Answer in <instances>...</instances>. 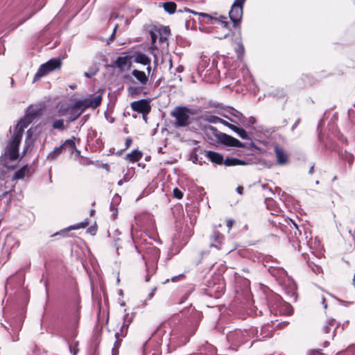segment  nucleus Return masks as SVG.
I'll list each match as a JSON object with an SVG mask.
<instances>
[{"mask_svg":"<svg viewBox=\"0 0 355 355\" xmlns=\"http://www.w3.org/2000/svg\"><path fill=\"white\" fill-rule=\"evenodd\" d=\"M232 117H229L225 116V117L229 119L232 123L238 124V125H245V118L243 116L241 113L236 110H233L231 113Z\"/></svg>","mask_w":355,"mask_h":355,"instance_id":"obj_15","label":"nucleus"},{"mask_svg":"<svg viewBox=\"0 0 355 355\" xmlns=\"http://www.w3.org/2000/svg\"><path fill=\"white\" fill-rule=\"evenodd\" d=\"M255 122H256V119L253 116H250L248 119V123L249 125H253L254 123H255Z\"/></svg>","mask_w":355,"mask_h":355,"instance_id":"obj_45","label":"nucleus"},{"mask_svg":"<svg viewBox=\"0 0 355 355\" xmlns=\"http://www.w3.org/2000/svg\"><path fill=\"white\" fill-rule=\"evenodd\" d=\"M141 114H142V117H143L144 121L146 123H147V119H148V118H147V115H148V114H146V113H144V112H143V113H141Z\"/></svg>","mask_w":355,"mask_h":355,"instance_id":"obj_50","label":"nucleus"},{"mask_svg":"<svg viewBox=\"0 0 355 355\" xmlns=\"http://www.w3.org/2000/svg\"><path fill=\"white\" fill-rule=\"evenodd\" d=\"M115 338H116V341L114 344V347L112 349V354L117 355V349L119 347V346L121 345V339L120 338L119 332L115 333Z\"/></svg>","mask_w":355,"mask_h":355,"instance_id":"obj_30","label":"nucleus"},{"mask_svg":"<svg viewBox=\"0 0 355 355\" xmlns=\"http://www.w3.org/2000/svg\"><path fill=\"white\" fill-rule=\"evenodd\" d=\"M127 328H128L127 326L124 323L121 325L120 331H118L119 333L121 339V338H123L125 336L126 332H127Z\"/></svg>","mask_w":355,"mask_h":355,"instance_id":"obj_36","label":"nucleus"},{"mask_svg":"<svg viewBox=\"0 0 355 355\" xmlns=\"http://www.w3.org/2000/svg\"><path fill=\"white\" fill-rule=\"evenodd\" d=\"M185 11L186 12H191L192 14H193L195 15H199V16H201V17H203L208 18V19H209L211 20H216V21H217L216 18H214L211 15H209V14H207V13L198 12L193 11V10H191L190 9H185ZM218 23L220 24V25L221 26L222 28H227L228 26V23L227 21H220V20H218Z\"/></svg>","mask_w":355,"mask_h":355,"instance_id":"obj_18","label":"nucleus"},{"mask_svg":"<svg viewBox=\"0 0 355 355\" xmlns=\"http://www.w3.org/2000/svg\"><path fill=\"white\" fill-rule=\"evenodd\" d=\"M254 331V329L250 330H236L233 332H230L227 338L229 341L232 342V345L239 346L247 342L251 337V334Z\"/></svg>","mask_w":355,"mask_h":355,"instance_id":"obj_6","label":"nucleus"},{"mask_svg":"<svg viewBox=\"0 0 355 355\" xmlns=\"http://www.w3.org/2000/svg\"><path fill=\"white\" fill-rule=\"evenodd\" d=\"M142 152L135 149L126 155L125 159L129 162L135 163L139 161L142 158Z\"/></svg>","mask_w":355,"mask_h":355,"instance_id":"obj_16","label":"nucleus"},{"mask_svg":"<svg viewBox=\"0 0 355 355\" xmlns=\"http://www.w3.org/2000/svg\"><path fill=\"white\" fill-rule=\"evenodd\" d=\"M150 70H151V67H150V65H148V67H147V71H148V73L149 74L150 72Z\"/></svg>","mask_w":355,"mask_h":355,"instance_id":"obj_55","label":"nucleus"},{"mask_svg":"<svg viewBox=\"0 0 355 355\" xmlns=\"http://www.w3.org/2000/svg\"><path fill=\"white\" fill-rule=\"evenodd\" d=\"M313 168H314V166L312 165L311 167H310V169H309V174H312L313 173Z\"/></svg>","mask_w":355,"mask_h":355,"instance_id":"obj_54","label":"nucleus"},{"mask_svg":"<svg viewBox=\"0 0 355 355\" xmlns=\"http://www.w3.org/2000/svg\"><path fill=\"white\" fill-rule=\"evenodd\" d=\"M329 345V343H328L327 341H325V342H324V345H325V346H327V345Z\"/></svg>","mask_w":355,"mask_h":355,"instance_id":"obj_63","label":"nucleus"},{"mask_svg":"<svg viewBox=\"0 0 355 355\" xmlns=\"http://www.w3.org/2000/svg\"><path fill=\"white\" fill-rule=\"evenodd\" d=\"M117 28H118V25H117V24H116V25H115V26H114V28L113 33H112V35H111V37H110V40H112V39H113V37H114V35H115V33H116V31Z\"/></svg>","mask_w":355,"mask_h":355,"instance_id":"obj_47","label":"nucleus"},{"mask_svg":"<svg viewBox=\"0 0 355 355\" xmlns=\"http://www.w3.org/2000/svg\"><path fill=\"white\" fill-rule=\"evenodd\" d=\"M134 61L144 65H149L150 64V59L144 53L138 52L134 55Z\"/></svg>","mask_w":355,"mask_h":355,"instance_id":"obj_17","label":"nucleus"},{"mask_svg":"<svg viewBox=\"0 0 355 355\" xmlns=\"http://www.w3.org/2000/svg\"><path fill=\"white\" fill-rule=\"evenodd\" d=\"M205 120L207 121L209 123H222L224 125L227 126L229 125V122L227 121L219 118L218 116H214V115H207L205 116Z\"/></svg>","mask_w":355,"mask_h":355,"instance_id":"obj_22","label":"nucleus"},{"mask_svg":"<svg viewBox=\"0 0 355 355\" xmlns=\"http://www.w3.org/2000/svg\"><path fill=\"white\" fill-rule=\"evenodd\" d=\"M78 341H76V342H75V343H74V345H73V346H71V345H69V349H70V352H71V353L73 355H77V354H78Z\"/></svg>","mask_w":355,"mask_h":355,"instance_id":"obj_34","label":"nucleus"},{"mask_svg":"<svg viewBox=\"0 0 355 355\" xmlns=\"http://www.w3.org/2000/svg\"><path fill=\"white\" fill-rule=\"evenodd\" d=\"M309 355H324L320 349H313L309 352Z\"/></svg>","mask_w":355,"mask_h":355,"instance_id":"obj_40","label":"nucleus"},{"mask_svg":"<svg viewBox=\"0 0 355 355\" xmlns=\"http://www.w3.org/2000/svg\"><path fill=\"white\" fill-rule=\"evenodd\" d=\"M156 289H157L156 288H154L152 290V291L149 293V295H148V297H149L150 299H151V298L153 297V295H154V293L155 292Z\"/></svg>","mask_w":355,"mask_h":355,"instance_id":"obj_48","label":"nucleus"},{"mask_svg":"<svg viewBox=\"0 0 355 355\" xmlns=\"http://www.w3.org/2000/svg\"><path fill=\"white\" fill-rule=\"evenodd\" d=\"M182 275H180V277H182ZM178 277H179V276H175V277H172V278H171V281H172V282H176V280H177V279H178Z\"/></svg>","mask_w":355,"mask_h":355,"instance_id":"obj_53","label":"nucleus"},{"mask_svg":"<svg viewBox=\"0 0 355 355\" xmlns=\"http://www.w3.org/2000/svg\"><path fill=\"white\" fill-rule=\"evenodd\" d=\"M246 0H234L229 12L234 26H239L243 16V7Z\"/></svg>","mask_w":355,"mask_h":355,"instance_id":"obj_8","label":"nucleus"},{"mask_svg":"<svg viewBox=\"0 0 355 355\" xmlns=\"http://www.w3.org/2000/svg\"><path fill=\"white\" fill-rule=\"evenodd\" d=\"M191 159L193 163L201 164V162L198 160L197 155H192Z\"/></svg>","mask_w":355,"mask_h":355,"instance_id":"obj_43","label":"nucleus"},{"mask_svg":"<svg viewBox=\"0 0 355 355\" xmlns=\"http://www.w3.org/2000/svg\"><path fill=\"white\" fill-rule=\"evenodd\" d=\"M101 95L89 96L87 98L76 101L68 110L69 121H73L88 107H97L101 103Z\"/></svg>","mask_w":355,"mask_h":355,"instance_id":"obj_2","label":"nucleus"},{"mask_svg":"<svg viewBox=\"0 0 355 355\" xmlns=\"http://www.w3.org/2000/svg\"><path fill=\"white\" fill-rule=\"evenodd\" d=\"M243 187L241 186H239L236 188V191L238 192V193H239L241 195L243 193Z\"/></svg>","mask_w":355,"mask_h":355,"instance_id":"obj_46","label":"nucleus"},{"mask_svg":"<svg viewBox=\"0 0 355 355\" xmlns=\"http://www.w3.org/2000/svg\"><path fill=\"white\" fill-rule=\"evenodd\" d=\"M293 225H294V226L295 227V228H296V229H297V225H296V224H295V223H294Z\"/></svg>","mask_w":355,"mask_h":355,"instance_id":"obj_64","label":"nucleus"},{"mask_svg":"<svg viewBox=\"0 0 355 355\" xmlns=\"http://www.w3.org/2000/svg\"><path fill=\"white\" fill-rule=\"evenodd\" d=\"M130 56H123L118 57L116 61L114 62V66L123 70L124 69H130L132 65V62L130 61Z\"/></svg>","mask_w":355,"mask_h":355,"instance_id":"obj_12","label":"nucleus"},{"mask_svg":"<svg viewBox=\"0 0 355 355\" xmlns=\"http://www.w3.org/2000/svg\"><path fill=\"white\" fill-rule=\"evenodd\" d=\"M293 312L292 308L290 304L287 303H283L282 304V309L279 311L280 313L285 315H291Z\"/></svg>","mask_w":355,"mask_h":355,"instance_id":"obj_29","label":"nucleus"},{"mask_svg":"<svg viewBox=\"0 0 355 355\" xmlns=\"http://www.w3.org/2000/svg\"><path fill=\"white\" fill-rule=\"evenodd\" d=\"M205 155L211 162L216 164H222L224 162L223 157L218 153L205 150Z\"/></svg>","mask_w":355,"mask_h":355,"instance_id":"obj_14","label":"nucleus"},{"mask_svg":"<svg viewBox=\"0 0 355 355\" xmlns=\"http://www.w3.org/2000/svg\"><path fill=\"white\" fill-rule=\"evenodd\" d=\"M146 282L149 281V276H148V275H147V276H146Z\"/></svg>","mask_w":355,"mask_h":355,"instance_id":"obj_59","label":"nucleus"},{"mask_svg":"<svg viewBox=\"0 0 355 355\" xmlns=\"http://www.w3.org/2000/svg\"><path fill=\"white\" fill-rule=\"evenodd\" d=\"M195 114L196 110L184 105L177 106L171 112V116L175 119L173 125L176 128L188 126L191 123L190 116Z\"/></svg>","mask_w":355,"mask_h":355,"instance_id":"obj_3","label":"nucleus"},{"mask_svg":"<svg viewBox=\"0 0 355 355\" xmlns=\"http://www.w3.org/2000/svg\"><path fill=\"white\" fill-rule=\"evenodd\" d=\"M223 164L225 166H236V165H244V164H245V162L243 160H241V159L235 158V157H227L224 160Z\"/></svg>","mask_w":355,"mask_h":355,"instance_id":"obj_23","label":"nucleus"},{"mask_svg":"<svg viewBox=\"0 0 355 355\" xmlns=\"http://www.w3.org/2000/svg\"><path fill=\"white\" fill-rule=\"evenodd\" d=\"M163 8L166 12L173 14L176 10V4L172 1H168L163 3Z\"/></svg>","mask_w":355,"mask_h":355,"instance_id":"obj_28","label":"nucleus"},{"mask_svg":"<svg viewBox=\"0 0 355 355\" xmlns=\"http://www.w3.org/2000/svg\"><path fill=\"white\" fill-rule=\"evenodd\" d=\"M141 91V89L139 88V87H130L128 88V92H129V94L133 95V94H138Z\"/></svg>","mask_w":355,"mask_h":355,"instance_id":"obj_38","label":"nucleus"},{"mask_svg":"<svg viewBox=\"0 0 355 355\" xmlns=\"http://www.w3.org/2000/svg\"><path fill=\"white\" fill-rule=\"evenodd\" d=\"M338 327V324L334 319L329 320L323 327L322 331L324 334H329L331 329L334 330Z\"/></svg>","mask_w":355,"mask_h":355,"instance_id":"obj_26","label":"nucleus"},{"mask_svg":"<svg viewBox=\"0 0 355 355\" xmlns=\"http://www.w3.org/2000/svg\"><path fill=\"white\" fill-rule=\"evenodd\" d=\"M177 71H179V72H182V67H178Z\"/></svg>","mask_w":355,"mask_h":355,"instance_id":"obj_56","label":"nucleus"},{"mask_svg":"<svg viewBox=\"0 0 355 355\" xmlns=\"http://www.w3.org/2000/svg\"><path fill=\"white\" fill-rule=\"evenodd\" d=\"M322 304H323L324 308V309H327V304L326 303V302H325V299H324V297L322 298Z\"/></svg>","mask_w":355,"mask_h":355,"instance_id":"obj_52","label":"nucleus"},{"mask_svg":"<svg viewBox=\"0 0 355 355\" xmlns=\"http://www.w3.org/2000/svg\"><path fill=\"white\" fill-rule=\"evenodd\" d=\"M60 146H62L63 150L68 148L71 150V153H73L74 150H76V138L72 137L71 138L65 140Z\"/></svg>","mask_w":355,"mask_h":355,"instance_id":"obj_21","label":"nucleus"},{"mask_svg":"<svg viewBox=\"0 0 355 355\" xmlns=\"http://www.w3.org/2000/svg\"><path fill=\"white\" fill-rule=\"evenodd\" d=\"M220 139L221 143L226 146L239 148L244 147V144L241 143L239 140L228 135L223 134L221 135Z\"/></svg>","mask_w":355,"mask_h":355,"instance_id":"obj_10","label":"nucleus"},{"mask_svg":"<svg viewBox=\"0 0 355 355\" xmlns=\"http://www.w3.org/2000/svg\"><path fill=\"white\" fill-rule=\"evenodd\" d=\"M229 35V31L227 30V33H225L224 34V35H223V36H218V37L219 39L225 38V37H227V35Z\"/></svg>","mask_w":355,"mask_h":355,"instance_id":"obj_51","label":"nucleus"},{"mask_svg":"<svg viewBox=\"0 0 355 355\" xmlns=\"http://www.w3.org/2000/svg\"><path fill=\"white\" fill-rule=\"evenodd\" d=\"M234 224V220L232 218H228L226 220V225L228 227L229 230L232 227Z\"/></svg>","mask_w":355,"mask_h":355,"instance_id":"obj_41","label":"nucleus"},{"mask_svg":"<svg viewBox=\"0 0 355 355\" xmlns=\"http://www.w3.org/2000/svg\"><path fill=\"white\" fill-rule=\"evenodd\" d=\"M132 142V140L131 138H127L126 139V140H125V148L126 149L128 148L130 146Z\"/></svg>","mask_w":355,"mask_h":355,"instance_id":"obj_44","label":"nucleus"},{"mask_svg":"<svg viewBox=\"0 0 355 355\" xmlns=\"http://www.w3.org/2000/svg\"><path fill=\"white\" fill-rule=\"evenodd\" d=\"M185 9H187V8H185L184 9V11L180 10H178V14L180 15L179 16V18L180 19H184L185 21V27L188 30L189 29L190 27H192L193 26V21L190 19V17H185L184 15V12H187L185 11ZM189 13H190L189 12H188Z\"/></svg>","mask_w":355,"mask_h":355,"instance_id":"obj_25","label":"nucleus"},{"mask_svg":"<svg viewBox=\"0 0 355 355\" xmlns=\"http://www.w3.org/2000/svg\"><path fill=\"white\" fill-rule=\"evenodd\" d=\"M11 84L12 85L14 84V80L12 78H10Z\"/></svg>","mask_w":355,"mask_h":355,"instance_id":"obj_60","label":"nucleus"},{"mask_svg":"<svg viewBox=\"0 0 355 355\" xmlns=\"http://www.w3.org/2000/svg\"><path fill=\"white\" fill-rule=\"evenodd\" d=\"M63 152L62 146L55 147L53 150L47 155V159L53 161L56 159Z\"/></svg>","mask_w":355,"mask_h":355,"instance_id":"obj_24","label":"nucleus"},{"mask_svg":"<svg viewBox=\"0 0 355 355\" xmlns=\"http://www.w3.org/2000/svg\"><path fill=\"white\" fill-rule=\"evenodd\" d=\"M131 108L132 110L139 113L149 114L151 110V106L149 102L146 99L135 101L131 103Z\"/></svg>","mask_w":355,"mask_h":355,"instance_id":"obj_9","label":"nucleus"},{"mask_svg":"<svg viewBox=\"0 0 355 355\" xmlns=\"http://www.w3.org/2000/svg\"><path fill=\"white\" fill-rule=\"evenodd\" d=\"M123 184L122 180H119L118 182V185H121Z\"/></svg>","mask_w":355,"mask_h":355,"instance_id":"obj_57","label":"nucleus"},{"mask_svg":"<svg viewBox=\"0 0 355 355\" xmlns=\"http://www.w3.org/2000/svg\"><path fill=\"white\" fill-rule=\"evenodd\" d=\"M275 153L277 157V163L279 165H284L288 163V155L283 148L276 145L275 146Z\"/></svg>","mask_w":355,"mask_h":355,"instance_id":"obj_11","label":"nucleus"},{"mask_svg":"<svg viewBox=\"0 0 355 355\" xmlns=\"http://www.w3.org/2000/svg\"><path fill=\"white\" fill-rule=\"evenodd\" d=\"M94 210H93V209L91 210L90 215L92 216L94 214Z\"/></svg>","mask_w":355,"mask_h":355,"instance_id":"obj_58","label":"nucleus"},{"mask_svg":"<svg viewBox=\"0 0 355 355\" xmlns=\"http://www.w3.org/2000/svg\"><path fill=\"white\" fill-rule=\"evenodd\" d=\"M53 128L54 129L63 130L64 129V121L62 119H58V120L55 121L53 123Z\"/></svg>","mask_w":355,"mask_h":355,"instance_id":"obj_32","label":"nucleus"},{"mask_svg":"<svg viewBox=\"0 0 355 355\" xmlns=\"http://www.w3.org/2000/svg\"><path fill=\"white\" fill-rule=\"evenodd\" d=\"M30 131H31V130H28L27 131V134H28V137H30Z\"/></svg>","mask_w":355,"mask_h":355,"instance_id":"obj_62","label":"nucleus"},{"mask_svg":"<svg viewBox=\"0 0 355 355\" xmlns=\"http://www.w3.org/2000/svg\"><path fill=\"white\" fill-rule=\"evenodd\" d=\"M62 65V61L60 58H53L46 63L42 64L35 75L34 80L47 75L51 71L60 69Z\"/></svg>","mask_w":355,"mask_h":355,"instance_id":"obj_5","label":"nucleus"},{"mask_svg":"<svg viewBox=\"0 0 355 355\" xmlns=\"http://www.w3.org/2000/svg\"><path fill=\"white\" fill-rule=\"evenodd\" d=\"M227 127L236 132L241 139H247L248 138V135L244 129L239 128L234 124L230 123H229V125H227Z\"/></svg>","mask_w":355,"mask_h":355,"instance_id":"obj_19","label":"nucleus"},{"mask_svg":"<svg viewBox=\"0 0 355 355\" xmlns=\"http://www.w3.org/2000/svg\"><path fill=\"white\" fill-rule=\"evenodd\" d=\"M95 73H96V72H94L92 73H89L88 72H85V76L87 78H92Z\"/></svg>","mask_w":355,"mask_h":355,"instance_id":"obj_49","label":"nucleus"},{"mask_svg":"<svg viewBox=\"0 0 355 355\" xmlns=\"http://www.w3.org/2000/svg\"><path fill=\"white\" fill-rule=\"evenodd\" d=\"M298 123H299V121H296L295 125H293V127H295L298 124Z\"/></svg>","mask_w":355,"mask_h":355,"instance_id":"obj_61","label":"nucleus"},{"mask_svg":"<svg viewBox=\"0 0 355 355\" xmlns=\"http://www.w3.org/2000/svg\"><path fill=\"white\" fill-rule=\"evenodd\" d=\"M150 35L152 41V45L157 48L156 46V40H159V43L160 44H164L168 39V37L170 35V30L168 27L166 26H155L150 31Z\"/></svg>","mask_w":355,"mask_h":355,"instance_id":"obj_7","label":"nucleus"},{"mask_svg":"<svg viewBox=\"0 0 355 355\" xmlns=\"http://www.w3.org/2000/svg\"><path fill=\"white\" fill-rule=\"evenodd\" d=\"M33 114H28L21 119L15 128L14 135L8 147L0 157L2 165L7 168H14L15 164H12L19 157V145L21 142L24 129L32 122Z\"/></svg>","mask_w":355,"mask_h":355,"instance_id":"obj_1","label":"nucleus"},{"mask_svg":"<svg viewBox=\"0 0 355 355\" xmlns=\"http://www.w3.org/2000/svg\"><path fill=\"white\" fill-rule=\"evenodd\" d=\"M236 51L238 54H243L244 52V47L241 42H239L237 44V48L236 49Z\"/></svg>","mask_w":355,"mask_h":355,"instance_id":"obj_39","label":"nucleus"},{"mask_svg":"<svg viewBox=\"0 0 355 355\" xmlns=\"http://www.w3.org/2000/svg\"><path fill=\"white\" fill-rule=\"evenodd\" d=\"M349 164H352L354 161V156L352 154L347 153L345 158Z\"/></svg>","mask_w":355,"mask_h":355,"instance_id":"obj_42","label":"nucleus"},{"mask_svg":"<svg viewBox=\"0 0 355 355\" xmlns=\"http://www.w3.org/2000/svg\"><path fill=\"white\" fill-rule=\"evenodd\" d=\"M131 73L141 87L145 86L148 83V78L144 71L134 69Z\"/></svg>","mask_w":355,"mask_h":355,"instance_id":"obj_13","label":"nucleus"},{"mask_svg":"<svg viewBox=\"0 0 355 355\" xmlns=\"http://www.w3.org/2000/svg\"><path fill=\"white\" fill-rule=\"evenodd\" d=\"M272 336V328L269 324L263 326L260 331V337L268 338Z\"/></svg>","mask_w":355,"mask_h":355,"instance_id":"obj_27","label":"nucleus"},{"mask_svg":"<svg viewBox=\"0 0 355 355\" xmlns=\"http://www.w3.org/2000/svg\"><path fill=\"white\" fill-rule=\"evenodd\" d=\"M29 168L28 167L25 165L23 167H21L19 170L16 171L12 177V180H20L24 179L26 175L28 174Z\"/></svg>","mask_w":355,"mask_h":355,"instance_id":"obj_20","label":"nucleus"},{"mask_svg":"<svg viewBox=\"0 0 355 355\" xmlns=\"http://www.w3.org/2000/svg\"><path fill=\"white\" fill-rule=\"evenodd\" d=\"M309 266L315 274H320L322 272V268L318 265L313 264V266L309 265Z\"/></svg>","mask_w":355,"mask_h":355,"instance_id":"obj_37","label":"nucleus"},{"mask_svg":"<svg viewBox=\"0 0 355 355\" xmlns=\"http://www.w3.org/2000/svg\"><path fill=\"white\" fill-rule=\"evenodd\" d=\"M88 225V223L87 222H85V223H79L78 225H71L69 227H68V230H76V229H79V228H84L87 225Z\"/></svg>","mask_w":355,"mask_h":355,"instance_id":"obj_33","label":"nucleus"},{"mask_svg":"<svg viewBox=\"0 0 355 355\" xmlns=\"http://www.w3.org/2000/svg\"><path fill=\"white\" fill-rule=\"evenodd\" d=\"M209 61L210 59L208 57L202 55L197 68L199 76L207 83L214 82L216 78V71L211 67H209L210 65Z\"/></svg>","mask_w":355,"mask_h":355,"instance_id":"obj_4","label":"nucleus"},{"mask_svg":"<svg viewBox=\"0 0 355 355\" xmlns=\"http://www.w3.org/2000/svg\"><path fill=\"white\" fill-rule=\"evenodd\" d=\"M148 250L152 254H153V261H157L158 260V259L159 257V254H160L159 250L157 248H150Z\"/></svg>","mask_w":355,"mask_h":355,"instance_id":"obj_31","label":"nucleus"},{"mask_svg":"<svg viewBox=\"0 0 355 355\" xmlns=\"http://www.w3.org/2000/svg\"><path fill=\"white\" fill-rule=\"evenodd\" d=\"M173 194L175 198L177 199H182L183 197L182 192L178 189V188H175L173 191Z\"/></svg>","mask_w":355,"mask_h":355,"instance_id":"obj_35","label":"nucleus"}]
</instances>
